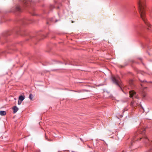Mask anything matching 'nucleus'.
<instances>
[{
  "instance_id": "4",
  "label": "nucleus",
  "mask_w": 152,
  "mask_h": 152,
  "mask_svg": "<svg viewBox=\"0 0 152 152\" xmlns=\"http://www.w3.org/2000/svg\"><path fill=\"white\" fill-rule=\"evenodd\" d=\"M129 95L130 97H133L134 96V95L136 94V92L133 91H129Z\"/></svg>"
},
{
  "instance_id": "3",
  "label": "nucleus",
  "mask_w": 152,
  "mask_h": 152,
  "mask_svg": "<svg viewBox=\"0 0 152 152\" xmlns=\"http://www.w3.org/2000/svg\"><path fill=\"white\" fill-rule=\"evenodd\" d=\"M112 80L113 82L121 88V81L120 78L118 77H115L113 76L112 77Z\"/></svg>"
},
{
  "instance_id": "18",
  "label": "nucleus",
  "mask_w": 152,
  "mask_h": 152,
  "mask_svg": "<svg viewBox=\"0 0 152 152\" xmlns=\"http://www.w3.org/2000/svg\"><path fill=\"white\" fill-rule=\"evenodd\" d=\"M149 82V83H150H150H151V82Z\"/></svg>"
},
{
  "instance_id": "14",
  "label": "nucleus",
  "mask_w": 152,
  "mask_h": 152,
  "mask_svg": "<svg viewBox=\"0 0 152 152\" xmlns=\"http://www.w3.org/2000/svg\"><path fill=\"white\" fill-rule=\"evenodd\" d=\"M151 13L152 14V9L151 10Z\"/></svg>"
},
{
  "instance_id": "5",
  "label": "nucleus",
  "mask_w": 152,
  "mask_h": 152,
  "mask_svg": "<svg viewBox=\"0 0 152 152\" xmlns=\"http://www.w3.org/2000/svg\"><path fill=\"white\" fill-rule=\"evenodd\" d=\"M12 109L13 110V113H15L18 110V108L15 106L13 107Z\"/></svg>"
},
{
  "instance_id": "9",
  "label": "nucleus",
  "mask_w": 152,
  "mask_h": 152,
  "mask_svg": "<svg viewBox=\"0 0 152 152\" xmlns=\"http://www.w3.org/2000/svg\"><path fill=\"white\" fill-rule=\"evenodd\" d=\"M140 80V81L141 82V86H142V85H143V84H142V83H148V82L147 81H146V80Z\"/></svg>"
},
{
  "instance_id": "15",
  "label": "nucleus",
  "mask_w": 152,
  "mask_h": 152,
  "mask_svg": "<svg viewBox=\"0 0 152 152\" xmlns=\"http://www.w3.org/2000/svg\"><path fill=\"white\" fill-rule=\"evenodd\" d=\"M80 140H81L82 141V139L81 138H80Z\"/></svg>"
},
{
  "instance_id": "13",
  "label": "nucleus",
  "mask_w": 152,
  "mask_h": 152,
  "mask_svg": "<svg viewBox=\"0 0 152 152\" xmlns=\"http://www.w3.org/2000/svg\"><path fill=\"white\" fill-rule=\"evenodd\" d=\"M45 138L46 139H47V137L46 136H45Z\"/></svg>"
},
{
  "instance_id": "6",
  "label": "nucleus",
  "mask_w": 152,
  "mask_h": 152,
  "mask_svg": "<svg viewBox=\"0 0 152 152\" xmlns=\"http://www.w3.org/2000/svg\"><path fill=\"white\" fill-rule=\"evenodd\" d=\"M25 98V96H23L22 95H20L19 97V100L20 101L22 102L23 101Z\"/></svg>"
},
{
  "instance_id": "16",
  "label": "nucleus",
  "mask_w": 152,
  "mask_h": 152,
  "mask_svg": "<svg viewBox=\"0 0 152 152\" xmlns=\"http://www.w3.org/2000/svg\"><path fill=\"white\" fill-rule=\"evenodd\" d=\"M52 19H50V20L51 21H53V20H52Z\"/></svg>"
},
{
  "instance_id": "17",
  "label": "nucleus",
  "mask_w": 152,
  "mask_h": 152,
  "mask_svg": "<svg viewBox=\"0 0 152 152\" xmlns=\"http://www.w3.org/2000/svg\"><path fill=\"white\" fill-rule=\"evenodd\" d=\"M140 60H142L141 58H140Z\"/></svg>"
},
{
  "instance_id": "10",
  "label": "nucleus",
  "mask_w": 152,
  "mask_h": 152,
  "mask_svg": "<svg viewBox=\"0 0 152 152\" xmlns=\"http://www.w3.org/2000/svg\"><path fill=\"white\" fill-rule=\"evenodd\" d=\"M34 97V96L33 95L31 94H30L29 96V99L31 100H32V99Z\"/></svg>"
},
{
  "instance_id": "8",
  "label": "nucleus",
  "mask_w": 152,
  "mask_h": 152,
  "mask_svg": "<svg viewBox=\"0 0 152 152\" xmlns=\"http://www.w3.org/2000/svg\"><path fill=\"white\" fill-rule=\"evenodd\" d=\"M16 10L17 11H19V12H20L21 11V8L19 6H16Z\"/></svg>"
},
{
  "instance_id": "11",
  "label": "nucleus",
  "mask_w": 152,
  "mask_h": 152,
  "mask_svg": "<svg viewBox=\"0 0 152 152\" xmlns=\"http://www.w3.org/2000/svg\"><path fill=\"white\" fill-rule=\"evenodd\" d=\"M21 103L22 102L19 100L18 102V105H20L21 104Z\"/></svg>"
},
{
  "instance_id": "7",
  "label": "nucleus",
  "mask_w": 152,
  "mask_h": 152,
  "mask_svg": "<svg viewBox=\"0 0 152 152\" xmlns=\"http://www.w3.org/2000/svg\"><path fill=\"white\" fill-rule=\"evenodd\" d=\"M6 112L4 111H0V115L1 116L5 115H6Z\"/></svg>"
},
{
  "instance_id": "2",
  "label": "nucleus",
  "mask_w": 152,
  "mask_h": 152,
  "mask_svg": "<svg viewBox=\"0 0 152 152\" xmlns=\"http://www.w3.org/2000/svg\"><path fill=\"white\" fill-rule=\"evenodd\" d=\"M145 132V129H139L138 131L135 134L132 142H134L135 141L137 140L139 138L140 139V140L142 139L145 143H149V145H150L149 139L144 135Z\"/></svg>"
},
{
  "instance_id": "1",
  "label": "nucleus",
  "mask_w": 152,
  "mask_h": 152,
  "mask_svg": "<svg viewBox=\"0 0 152 152\" xmlns=\"http://www.w3.org/2000/svg\"><path fill=\"white\" fill-rule=\"evenodd\" d=\"M138 7L140 14L141 18L145 23L148 26L150 27V24L147 22L145 18V0H139Z\"/></svg>"
},
{
  "instance_id": "12",
  "label": "nucleus",
  "mask_w": 152,
  "mask_h": 152,
  "mask_svg": "<svg viewBox=\"0 0 152 152\" xmlns=\"http://www.w3.org/2000/svg\"><path fill=\"white\" fill-rule=\"evenodd\" d=\"M146 94L145 93H144L143 95V97H145V96H146Z\"/></svg>"
}]
</instances>
